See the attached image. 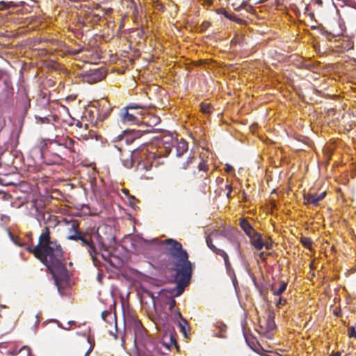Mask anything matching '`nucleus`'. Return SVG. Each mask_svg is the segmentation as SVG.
<instances>
[{"mask_svg": "<svg viewBox=\"0 0 356 356\" xmlns=\"http://www.w3.org/2000/svg\"><path fill=\"white\" fill-rule=\"evenodd\" d=\"M300 242L305 248H308V249H310V246L312 244V239L309 237H305V236H302L300 238Z\"/></svg>", "mask_w": 356, "mask_h": 356, "instance_id": "27", "label": "nucleus"}, {"mask_svg": "<svg viewBox=\"0 0 356 356\" xmlns=\"http://www.w3.org/2000/svg\"><path fill=\"white\" fill-rule=\"evenodd\" d=\"M250 240L251 245L257 250H261L264 247V241L261 235L255 231L248 236Z\"/></svg>", "mask_w": 356, "mask_h": 356, "instance_id": "13", "label": "nucleus"}, {"mask_svg": "<svg viewBox=\"0 0 356 356\" xmlns=\"http://www.w3.org/2000/svg\"><path fill=\"white\" fill-rule=\"evenodd\" d=\"M0 5L3 6L4 8H17L18 7V4L13 1H0Z\"/></svg>", "mask_w": 356, "mask_h": 356, "instance_id": "32", "label": "nucleus"}, {"mask_svg": "<svg viewBox=\"0 0 356 356\" xmlns=\"http://www.w3.org/2000/svg\"><path fill=\"white\" fill-rule=\"evenodd\" d=\"M325 195H326V193L325 192H323V193H321L320 194H317L316 196H317L318 200L321 201V200H322L323 199L325 198Z\"/></svg>", "mask_w": 356, "mask_h": 356, "instance_id": "47", "label": "nucleus"}, {"mask_svg": "<svg viewBox=\"0 0 356 356\" xmlns=\"http://www.w3.org/2000/svg\"><path fill=\"white\" fill-rule=\"evenodd\" d=\"M132 327L134 332V343L138 356H159L163 353L159 344L149 338L145 337V330L139 321H134Z\"/></svg>", "mask_w": 356, "mask_h": 356, "instance_id": "4", "label": "nucleus"}, {"mask_svg": "<svg viewBox=\"0 0 356 356\" xmlns=\"http://www.w3.org/2000/svg\"><path fill=\"white\" fill-rule=\"evenodd\" d=\"M207 2L209 5H211L212 3V0H207Z\"/></svg>", "mask_w": 356, "mask_h": 356, "instance_id": "58", "label": "nucleus"}, {"mask_svg": "<svg viewBox=\"0 0 356 356\" xmlns=\"http://www.w3.org/2000/svg\"><path fill=\"white\" fill-rule=\"evenodd\" d=\"M211 106L209 104L202 105L201 110L203 113H209L211 112Z\"/></svg>", "mask_w": 356, "mask_h": 356, "instance_id": "36", "label": "nucleus"}, {"mask_svg": "<svg viewBox=\"0 0 356 356\" xmlns=\"http://www.w3.org/2000/svg\"><path fill=\"white\" fill-rule=\"evenodd\" d=\"M324 33L327 35L335 38L343 34V29L339 22H334L329 25L328 29L325 30Z\"/></svg>", "mask_w": 356, "mask_h": 356, "instance_id": "12", "label": "nucleus"}, {"mask_svg": "<svg viewBox=\"0 0 356 356\" xmlns=\"http://www.w3.org/2000/svg\"><path fill=\"white\" fill-rule=\"evenodd\" d=\"M204 234H205V241H206V243H207V245L208 246V248L213 252L215 253L216 254L218 255V256H220L223 258V260H224V262H225V268L227 269V271H229L230 270H232V265H231V263L229 261V256L228 254H227V252L222 250V249H220V248H218L213 243V238H212V236H218L219 235H222V232H219L218 230L216 229H213V230H210V229H207L204 231Z\"/></svg>", "mask_w": 356, "mask_h": 356, "instance_id": "5", "label": "nucleus"}, {"mask_svg": "<svg viewBox=\"0 0 356 356\" xmlns=\"http://www.w3.org/2000/svg\"><path fill=\"white\" fill-rule=\"evenodd\" d=\"M264 247L266 250H271L273 248V243L272 241H266L264 242Z\"/></svg>", "mask_w": 356, "mask_h": 356, "instance_id": "41", "label": "nucleus"}, {"mask_svg": "<svg viewBox=\"0 0 356 356\" xmlns=\"http://www.w3.org/2000/svg\"><path fill=\"white\" fill-rule=\"evenodd\" d=\"M353 47H354L353 42L351 41H348V44L346 47L347 49L349 50V49H353Z\"/></svg>", "mask_w": 356, "mask_h": 356, "instance_id": "51", "label": "nucleus"}, {"mask_svg": "<svg viewBox=\"0 0 356 356\" xmlns=\"http://www.w3.org/2000/svg\"><path fill=\"white\" fill-rule=\"evenodd\" d=\"M82 50H83V48H79V49H71L69 51V53L71 55L76 56V55L79 54L82 51Z\"/></svg>", "mask_w": 356, "mask_h": 356, "instance_id": "38", "label": "nucleus"}, {"mask_svg": "<svg viewBox=\"0 0 356 356\" xmlns=\"http://www.w3.org/2000/svg\"><path fill=\"white\" fill-rule=\"evenodd\" d=\"M225 17H227V19H229L234 22H236L238 23H241L242 22V19L238 18L233 13H229L227 11H224L223 13Z\"/></svg>", "mask_w": 356, "mask_h": 356, "instance_id": "29", "label": "nucleus"}, {"mask_svg": "<svg viewBox=\"0 0 356 356\" xmlns=\"http://www.w3.org/2000/svg\"><path fill=\"white\" fill-rule=\"evenodd\" d=\"M87 340H88V343H90V338L89 337L87 339Z\"/></svg>", "mask_w": 356, "mask_h": 356, "instance_id": "61", "label": "nucleus"}, {"mask_svg": "<svg viewBox=\"0 0 356 356\" xmlns=\"http://www.w3.org/2000/svg\"><path fill=\"white\" fill-rule=\"evenodd\" d=\"M5 124H6V120H5L4 118L2 116H0V131L5 127Z\"/></svg>", "mask_w": 356, "mask_h": 356, "instance_id": "43", "label": "nucleus"}, {"mask_svg": "<svg viewBox=\"0 0 356 356\" xmlns=\"http://www.w3.org/2000/svg\"><path fill=\"white\" fill-rule=\"evenodd\" d=\"M75 145L76 142L66 136L45 140L40 149L42 158L47 165H61L69 152H78Z\"/></svg>", "mask_w": 356, "mask_h": 356, "instance_id": "3", "label": "nucleus"}, {"mask_svg": "<svg viewBox=\"0 0 356 356\" xmlns=\"http://www.w3.org/2000/svg\"><path fill=\"white\" fill-rule=\"evenodd\" d=\"M188 150V143L181 139L180 141L177 142L176 146V154L177 156H181Z\"/></svg>", "mask_w": 356, "mask_h": 356, "instance_id": "17", "label": "nucleus"}, {"mask_svg": "<svg viewBox=\"0 0 356 356\" xmlns=\"http://www.w3.org/2000/svg\"><path fill=\"white\" fill-rule=\"evenodd\" d=\"M239 225L241 228L244 231L248 236H250L253 232H255L253 227L246 219H241Z\"/></svg>", "mask_w": 356, "mask_h": 356, "instance_id": "16", "label": "nucleus"}, {"mask_svg": "<svg viewBox=\"0 0 356 356\" xmlns=\"http://www.w3.org/2000/svg\"><path fill=\"white\" fill-rule=\"evenodd\" d=\"M102 257L104 259H106V256H105L104 254H102Z\"/></svg>", "mask_w": 356, "mask_h": 356, "instance_id": "60", "label": "nucleus"}, {"mask_svg": "<svg viewBox=\"0 0 356 356\" xmlns=\"http://www.w3.org/2000/svg\"><path fill=\"white\" fill-rule=\"evenodd\" d=\"M175 305H176L175 300L173 299V298L170 299V302H169V310H170V312H172V310L175 309Z\"/></svg>", "mask_w": 356, "mask_h": 356, "instance_id": "37", "label": "nucleus"}, {"mask_svg": "<svg viewBox=\"0 0 356 356\" xmlns=\"http://www.w3.org/2000/svg\"><path fill=\"white\" fill-rule=\"evenodd\" d=\"M333 356H341V353L337 352Z\"/></svg>", "mask_w": 356, "mask_h": 356, "instance_id": "55", "label": "nucleus"}, {"mask_svg": "<svg viewBox=\"0 0 356 356\" xmlns=\"http://www.w3.org/2000/svg\"><path fill=\"white\" fill-rule=\"evenodd\" d=\"M195 157L193 156H189L187 159V161L182 163L181 165V168L183 170H186L188 165L193 162Z\"/></svg>", "mask_w": 356, "mask_h": 356, "instance_id": "30", "label": "nucleus"}, {"mask_svg": "<svg viewBox=\"0 0 356 356\" xmlns=\"http://www.w3.org/2000/svg\"><path fill=\"white\" fill-rule=\"evenodd\" d=\"M120 142H124L127 145L131 144L135 140V138L129 134L125 132L124 134L119 135L118 136Z\"/></svg>", "mask_w": 356, "mask_h": 356, "instance_id": "21", "label": "nucleus"}, {"mask_svg": "<svg viewBox=\"0 0 356 356\" xmlns=\"http://www.w3.org/2000/svg\"><path fill=\"white\" fill-rule=\"evenodd\" d=\"M112 110L113 109L108 105H106V108L104 111L99 112L97 119L99 120L103 121L110 115Z\"/></svg>", "mask_w": 356, "mask_h": 356, "instance_id": "23", "label": "nucleus"}, {"mask_svg": "<svg viewBox=\"0 0 356 356\" xmlns=\"http://www.w3.org/2000/svg\"><path fill=\"white\" fill-rule=\"evenodd\" d=\"M276 328V325L274 321V316L272 315H268L266 323V329L267 332H270L274 330Z\"/></svg>", "mask_w": 356, "mask_h": 356, "instance_id": "22", "label": "nucleus"}, {"mask_svg": "<svg viewBox=\"0 0 356 356\" xmlns=\"http://www.w3.org/2000/svg\"><path fill=\"white\" fill-rule=\"evenodd\" d=\"M159 321L160 324L165 326L169 323V317L166 312L160 313L159 315Z\"/></svg>", "mask_w": 356, "mask_h": 356, "instance_id": "24", "label": "nucleus"}, {"mask_svg": "<svg viewBox=\"0 0 356 356\" xmlns=\"http://www.w3.org/2000/svg\"><path fill=\"white\" fill-rule=\"evenodd\" d=\"M264 252H260V253H259V257H260L261 259H264Z\"/></svg>", "mask_w": 356, "mask_h": 356, "instance_id": "53", "label": "nucleus"}, {"mask_svg": "<svg viewBox=\"0 0 356 356\" xmlns=\"http://www.w3.org/2000/svg\"><path fill=\"white\" fill-rule=\"evenodd\" d=\"M106 75V72L103 67H94L82 73L84 81L89 83H94L102 81Z\"/></svg>", "mask_w": 356, "mask_h": 356, "instance_id": "7", "label": "nucleus"}, {"mask_svg": "<svg viewBox=\"0 0 356 356\" xmlns=\"http://www.w3.org/2000/svg\"><path fill=\"white\" fill-rule=\"evenodd\" d=\"M136 244L141 248L146 247L149 245L152 242H156V239H153L152 241H147L143 238H138L134 241Z\"/></svg>", "mask_w": 356, "mask_h": 356, "instance_id": "26", "label": "nucleus"}, {"mask_svg": "<svg viewBox=\"0 0 356 356\" xmlns=\"http://www.w3.org/2000/svg\"><path fill=\"white\" fill-rule=\"evenodd\" d=\"M144 156L146 161L141 163L140 165H143V168L147 170H149L154 163L156 166L159 163L156 160L161 157L160 154H158L156 152H149L147 150L146 152L144 153Z\"/></svg>", "mask_w": 356, "mask_h": 356, "instance_id": "10", "label": "nucleus"}, {"mask_svg": "<svg viewBox=\"0 0 356 356\" xmlns=\"http://www.w3.org/2000/svg\"><path fill=\"white\" fill-rule=\"evenodd\" d=\"M168 336L166 334V333L165 334L164 337H163V341L162 343H161L160 345H162L165 348H166V338L168 337Z\"/></svg>", "mask_w": 356, "mask_h": 356, "instance_id": "49", "label": "nucleus"}, {"mask_svg": "<svg viewBox=\"0 0 356 356\" xmlns=\"http://www.w3.org/2000/svg\"><path fill=\"white\" fill-rule=\"evenodd\" d=\"M94 237H95L96 241L97 242L99 250H100V251L104 250V251L107 252L108 251V248H107V246H106V245L105 243L106 239L104 238L99 234V233L98 232L95 234Z\"/></svg>", "mask_w": 356, "mask_h": 356, "instance_id": "19", "label": "nucleus"}, {"mask_svg": "<svg viewBox=\"0 0 356 356\" xmlns=\"http://www.w3.org/2000/svg\"><path fill=\"white\" fill-rule=\"evenodd\" d=\"M170 312V318H173L175 321L183 320L184 319L180 312L179 310L173 309L172 312Z\"/></svg>", "mask_w": 356, "mask_h": 356, "instance_id": "28", "label": "nucleus"}, {"mask_svg": "<svg viewBox=\"0 0 356 356\" xmlns=\"http://www.w3.org/2000/svg\"><path fill=\"white\" fill-rule=\"evenodd\" d=\"M201 176H202V177H204V179H207V176H205V177H204L203 175H201Z\"/></svg>", "mask_w": 356, "mask_h": 356, "instance_id": "62", "label": "nucleus"}, {"mask_svg": "<svg viewBox=\"0 0 356 356\" xmlns=\"http://www.w3.org/2000/svg\"><path fill=\"white\" fill-rule=\"evenodd\" d=\"M286 302V300H284V299H282V298H280L279 300L277 301V302L276 303V306H280V305H284Z\"/></svg>", "mask_w": 356, "mask_h": 356, "instance_id": "44", "label": "nucleus"}, {"mask_svg": "<svg viewBox=\"0 0 356 356\" xmlns=\"http://www.w3.org/2000/svg\"><path fill=\"white\" fill-rule=\"evenodd\" d=\"M93 348H94V344L90 345L89 349L86 353L85 356H88V355L90 353V352L92 350Z\"/></svg>", "mask_w": 356, "mask_h": 356, "instance_id": "50", "label": "nucleus"}, {"mask_svg": "<svg viewBox=\"0 0 356 356\" xmlns=\"http://www.w3.org/2000/svg\"><path fill=\"white\" fill-rule=\"evenodd\" d=\"M81 245L88 248V252L94 262L97 260V255L99 254L97 248H96L92 236L84 233L82 236V239H80Z\"/></svg>", "mask_w": 356, "mask_h": 356, "instance_id": "8", "label": "nucleus"}, {"mask_svg": "<svg viewBox=\"0 0 356 356\" xmlns=\"http://www.w3.org/2000/svg\"><path fill=\"white\" fill-rule=\"evenodd\" d=\"M236 249L237 250L238 252H241V245L239 242L236 243Z\"/></svg>", "mask_w": 356, "mask_h": 356, "instance_id": "52", "label": "nucleus"}, {"mask_svg": "<svg viewBox=\"0 0 356 356\" xmlns=\"http://www.w3.org/2000/svg\"><path fill=\"white\" fill-rule=\"evenodd\" d=\"M280 287L276 289L275 285H272L270 290L275 296H280L286 289L287 283L284 281L279 282Z\"/></svg>", "mask_w": 356, "mask_h": 356, "instance_id": "20", "label": "nucleus"}, {"mask_svg": "<svg viewBox=\"0 0 356 356\" xmlns=\"http://www.w3.org/2000/svg\"><path fill=\"white\" fill-rule=\"evenodd\" d=\"M71 229H73L74 231V233L73 234L69 235L67 237L68 240L79 241L80 239H82V236L84 234V232H82L79 230V224L76 222H72Z\"/></svg>", "mask_w": 356, "mask_h": 356, "instance_id": "15", "label": "nucleus"}, {"mask_svg": "<svg viewBox=\"0 0 356 356\" xmlns=\"http://www.w3.org/2000/svg\"><path fill=\"white\" fill-rule=\"evenodd\" d=\"M76 126L80 127V128H84L85 129H87L88 128V124H83L81 122H78L76 123Z\"/></svg>", "mask_w": 356, "mask_h": 356, "instance_id": "45", "label": "nucleus"}, {"mask_svg": "<svg viewBox=\"0 0 356 356\" xmlns=\"http://www.w3.org/2000/svg\"><path fill=\"white\" fill-rule=\"evenodd\" d=\"M348 335L349 337H356V330L354 327L352 326L348 329Z\"/></svg>", "mask_w": 356, "mask_h": 356, "instance_id": "35", "label": "nucleus"}, {"mask_svg": "<svg viewBox=\"0 0 356 356\" xmlns=\"http://www.w3.org/2000/svg\"><path fill=\"white\" fill-rule=\"evenodd\" d=\"M225 171L227 172H232L234 171V168L231 165L227 164Z\"/></svg>", "mask_w": 356, "mask_h": 356, "instance_id": "46", "label": "nucleus"}, {"mask_svg": "<svg viewBox=\"0 0 356 356\" xmlns=\"http://www.w3.org/2000/svg\"><path fill=\"white\" fill-rule=\"evenodd\" d=\"M40 101H42V103L45 104H49L50 100L49 98H47L46 97V94L44 93V94L41 95Z\"/></svg>", "mask_w": 356, "mask_h": 356, "instance_id": "40", "label": "nucleus"}, {"mask_svg": "<svg viewBox=\"0 0 356 356\" xmlns=\"http://www.w3.org/2000/svg\"><path fill=\"white\" fill-rule=\"evenodd\" d=\"M136 251L138 252V253H144V251L140 250V249H138V250H136Z\"/></svg>", "mask_w": 356, "mask_h": 356, "instance_id": "56", "label": "nucleus"}, {"mask_svg": "<svg viewBox=\"0 0 356 356\" xmlns=\"http://www.w3.org/2000/svg\"><path fill=\"white\" fill-rule=\"evenodd\" d=\"M94 17L97 21L99 20L101 18L98 15H94Z\"/></svg>", "mask_w": 356, "mask_h": 356, "instance_id": "54", "label": "nucleus"}, {"mask_svg": "<svg viewBox=\"0 0 356 356\" xmlns=\"http://www.w3.org/2000/svg\"><path fill=\"white\" fill-rule=\"evenodd\" d=\"M141 115L140 112H129V111L122 108L119 116L123 122H129L132 124H138L140 122L139 115Z\"/></svg>", "mask_w": 356, "mask_h": 356, "instance_id": "9", "label": "nucleus"}, {"mask_svg": "<svg viewBox=\"0 0 356 356\" xmlns=\"http://www.w3.org/2000/svg\"><path fill=\"white\" fill-rule=\"evenodd\" d=\"M114 239H115V237H114V236H111V238H106V240H107V241H109V240H111H111H114Z\"/></svg>", "mask_w": 356, "mask_h": 356, "instance_id": "57", "label": "nucleus"}, {"mask_svg": "<svg viewBox=\"0 0 356 356\" xmlns=\"http://www.w3.org/2000/svg\"><path fill=\"white\" fill-rule=\"evenodd\" d=\"M14 88L10 76L9 75L0 83V102L9 103L13 97Z\"/></svg>", "mask_w": 356, "mask_h": 356, "instance_id": "6", "label": "nucleus"}, {"mask_svg": "<svg viewBox=\"0 0 356 356\" xmlns=\"http://www.w3.org/2000/svg\"><path fill=\"white\" fill-rule=\"evenodd\" d=\"M179 326L180 328V331L184 334H186V327L188 326V323L186 319L181 320V322H179Z\"/></svg>", "mask_w": 356, "mask_h": 356, "instance_id": "31", "label": "nucleus"}, {"mask_svg": "<svg viewBox=\"0 0 356 356\" xmlns=\"http://www.w3.org/2000/svg\"><path fill=\"white\" fill-rule=\"evenodd\" d=\"M137 149L129 150L126 154L124 152L121 153L120 160L123 165L127 168H131L134 164L133 154H136Z\"/></svg>", "mask_w": 356, "mask_h": 356, "instance_id": "14", "label": "nucleus"}, {"mask_svg": "<svg viewBox=\"0 0 356 356\" xmlns=\"http://www.w3.org/2000/svg\"><path fill=\"white\" fill-rule=\"evenodd\" d=\"M123 108L127 109L128 111L129 110H138V109H145L146 106L142 104H136V103H131L127 106L124 107Z\"/></svg>", "mask_w": 356, "mask_h": 356, "instance_id": "25", "label": "nucleus"}, {"mask_svg": "<svg viewBox=\"0 0 356 356\" xmlns=\"http://www.w3.org/2000/svg\"><path fill=\"white\" fill-rule=\"evenodd\" d=\"M31 206H32V207H35V201H33V202H31Z\"/></svg>", "mask_w": 356, "mask_h": 356, "instance_id": "59", "label": "nucleus"}, {"mask_svg": "<svg viewBox=\"0 0 356 356\" xmlns=\"http://www.w3.org/2000/svg\"><path fill=\"white\" fill-rule=\"evenodd\" d=\"M26 250L38 259L51 274L58 292L68 284L69 271L64 263L63 251L56 240H51L49 227L46 226L38 238V244L32 248L29 246Z\"/></svg>", "mask_w": 356, "mask_h": 356, "instance_id": "1", "label": "nucleus"}, {"mask_svg": "<svg viewBox=\"0 0 356 356\" xmlns=\"http://www.w3.org/2000/svg\"><path fill=\"white\" fill-rule=\"evenodd\" d=\"M199 170H202L204 172H206L207 170H208V165L204 162V161H202L200 164H199Z\"/></svg>", "mask_w": 356, "mask_h": 356, "instance_id": "34", "label": "nucleus"}, {"mask_svg": "<svg viewBox=\"0 0 356 356\" xmlns=\"http://www.w3.org/2000/svg\"><path fill=\"white\" fill-rule=\"evenodd\" d=\"M35 119L38 122H40L41 124L49 123V119L47 116L42 117L39 115H35Z\"/></svg>", "mask_w": 356, "mask_h": 356, "instance_id": "33", "label": "nucleus"}, {"mask_svg": "<svg viewBox=\"0 0 356 356\" xmlns=\"http://www.w3.org/2000/svg\"><path fill=\"white\" fill-rule=\"evenodd\" d=\"M108 316H111V313L108 311H104L102 312V318L104 320V321H106V318Z\"/></svg>", "mask_w": 356, "mask_h": 356, "instance_id": "39", "label": "nucleus"}, {"mask_svg": "<svg viewBox=\"0 0 356 356\" xmlns=\"http://www.w3.org/2000/svg\"><path fill=\"white\" fill-rule=\"evenodd\" d=\"M17 102L22 104L24 110H27L30 106V99L25 88H19L17 94Z\"/></svg>", "mask_w": 356, "mask_h": 356, "instance_id": "11", "label": "nucleus"}, {"mask_svg": "<svg viewBox=\"0 0 356 356\" xmlns=\"http://www.w3.org/2000/svg\"><path fill=\"white\" fill-rule=\"evenodd\" d=\"M169 338H170V341L171 343L176 345V343H177L176 339L172 334H170V335L169 336Z\"/></svg>", "mask_w": 356, "mask_h": 356, "instance_id": "48", "label": "nucleus"}, {"mask_svg": "<svg viewBox=\"0 0 356 356\" xmlns=\"http://www.w3.org/2000/svg\"><path fill=\"white\" fill-rule=\"evenodd\" d=\"M165 245V251L173 259L172 270L175 271L177 286L174 291L175 296H180L185 288L189 284L192 275V264L188 260V254L183 249L179 241L172 238H167L161 242Z\"/></svg>", "mask_w": 356, "mask_h": 356, "instance_id": "2", "label": "nucleus"}, {"mask_svg": "<svg viewBox=\"0 0 356 356\" xmlns=\"http://www.w3.org/2000/svg\"><path fill=\"white\" fill-rule=\"evenodd\" d=\"M317 194L312 193H305L304 194V202L305 204H312L314 206H317L318 204V199L317 197Z\"/></svg>", "mask_w": 356, "mask_h": 356, "instance_id": "18", "label": "nucleus"}, {"mask_svg": "<svg viewBox=\"0 0 356 356\" xmlns=\"http://www.w3.org/2000/svg\"><path fill=\"white\" fill-rule=\"evenodd\" d=\"M225 188L228 190L227 191V197L229 198L231 196V193L232 191V188L230 184H227V185H225Z\"/></svg>", "mask_w": 356, "mask_h": 356, "instance_id": "42", "label": "nucleus"}]
</instances>
